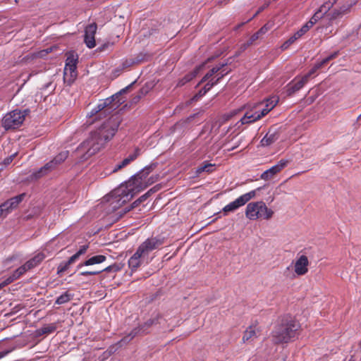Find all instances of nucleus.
<instances>
[{"mask_svg": "<svg viewBox=\"0 0 361 361\" xmlns=\"http://www.w3.org/2000/svg\"><path fill=\"white\" fill-rule=\"evenodd\" d=\"M152 166L146 167L142 171L137 173L132 178L121 184L114 189L106 197L109 202V211L116 212L114 221H118L131 209L137 207L142 202H145L152 192V189L148 190L137 200L133 202L130 206L121 208L123 204L131 200L135 195L145 189L149 184L147 177L150 171Z\"/></svg>", "mask_w": 361, "mask_h": 361, "instance_id": "1", "label": "nucleus"}, {"mask_svg": "<svg viewBox=\"0 0 361 361\" xmlns=\"http://www.w3.org/2000/svg\"><path fill=\"white\" fill-rule=\"evenodd\" d=\"M121 123L120 116L114 114L106 120L96 130L91 133L90 137L77 149V156L85 158L94 156L104 146L105 143L115 135Z\"/></svg>", "mask_w": 361, "mask_h": 361, "instance_id": "2", "label": "nucleus"}, {"mask_svg": "<svg viewBox=\"0 0 361 361\" xmlns=\"http://www.w3.org/2000/svg\"><path fill=\"white\" fill-rule=\"evenodd\" d=\"M300 324L290 315L283 316L271 331L272 341L275 344L288 343L297 334Z\"/></svg>", "mask_w": 361, "mask_h": 361, "instance_id": "3", "label": "nucleus"}, {"mask_svg": "<svg viewBox=\"0 0 361 361\" xmlns=\"http://www.w3.org/2000/svg\"><path fill=\"white\" fill-rule=\"evenodd\" d=\"M274 212L269 209L262 201L249 203L245 209V216L250 220L257 219H269L272 217Z\"/></svg>", "mask_w": 361, "mask_h": 361, "instance_id": "4", "label": "nucleus"}, {"mask_svg": "<svg viewBox=\"0 0 361 361\" xmlns=\"http://www.w3.org/2000/svg\"><path fill=\"white\" fill-rule=\"evenodd\" d=\"M78 56L74 52H68L66 60V65L63 71V80L68 85H71L78 76L77 63Z\"/></svg>", "mask_w": 361, "mask_h": 361, "instance_id": "5", "label": "nucleus"}, {"mask_svg": "<svg viewBox=\"0 0 361 361\" xmlns=\"http://www.w3.org/2000/svg\"><path fill=\"white\" fill-rule=\"evenodd\" d=\"M278 100L275 98L268 99L266 100L265 106L256 111L254 113L247 111L244 116L240 119L242 124L251 123L261 119L266 116L276 106Z\"/></svg>", "mask_w": 361, "mask_h": 361, "instance_id": "6", "label": "nucleus"}, {"mask_svg": "<svg viewBox=\"0 0 361 361\" xmlns=\"http://www.w3.org/2000/svg\"><path fill=\"white\" fill-rule=\"evenodd\" d=\"M62 160L63 159H51L44 166L32 172V173L25 179L24 182L34 183L48 176L62 163Z\"/></svg>", "mask_w": 361, "mask_h": 361, "instance_id": "7", "label": "nucleus"}, {"mask_svg": "<svg viewBox=\"0 0 361 361\" xmlns=\"http://www.w3.org/2000/svg\"><path fill=\"white\" fill-rule=\"evenodd\" d=\"M28 111L14 110L6 114L2 119V126L6 130L15 129L20 127L27 114Z\"/></svg>", "mask_w": 361, "mask_h": 361, "instance_id": "8", "label": "nucleus"}, {"mask_svg": "<svg viewBox=\"0 0 361 361\" xmlns=\"http://www.w3.org/2000/svg\"><path fill=\"white\" fill-rule=\"evenodd\" d=\"M256 195V191L252 190L247 193L243 194L238 197L235 200L230 202L227 205H226L223 208V211L224 213H228L230 212H233L238 209L239 207L245 205L247 202H248L252 198L255 197Z\"/></svg>", "mask_w": 361, "mask_h": 361, "instance_id": "9", "label": "nucleus"}, {"mask_svg": "<svg viewBox=\"0 0 361 361\" xmlns=\"http://www.w3.org/2000/svg\"><path fill=\"white\" fill-rule=\"evenodd\" d=\"M164 243V238L160 237H152L147 238L137 248L144 256L148 255V254L154 250H156L161 247Z\"/></svg>", "mask_w": 361, "mask_h": 361, "instance_id": "10", "label": "nucleus"}, {"mask_svg": "<svg viewBox=\"0 0 361 361\" xmlns=\"http://www.w3.org/2000/svg\"><path fill=\"white\" fill-rule=\"evenodd\" d=\"M117 108L115 104H112V99L107 98L104 101H102L97 104V107L92 109L91 111V116L97 115L98 117H101L103 115H107L111 114L114 110Z\"/></svg>", "mask_w": 361, "mask_h": 361, "instance_id": "11", "label": "nucleus"}, {"mask_svg": "<svg viewBox=\"0 0 361 361\" xmlns=\"http://www.w3.org/2000/svg\"><path fill=\"white\" fill-rule=\"evenodd\" d=\"M262 329L257 322L248 326L243 331L242 337L243 343H250L257 339L261 334Z\"/></svg>", "mask_w": 361, "mask_h": 361, "instance_id": "12", "label": "nucleus"}, {"mask_svg": "<svg viewBox=\"0 0 361 361\" xmlns=\"http://www.w3.org/2000/svg\"><path fill=\"white\" fill-rule=\"evenodd\" d=\"M289 164L288 159H280L276 164L264 171L260 178L264 180L272 179L276 174L280 173Z\"/></svg>", "mask_w": 361, "mask_h": 361, "instance_id": "13", "label": "nucleus"}, {"mask_svg": "<svg viewBox=\"0 0 361 361\" xmlns=\"http://www.w3.org/2000/svg\"><path fill=\"white\" fill-rule=\"evenodd\" d=\"M351 7L352 4H344L339 8L334 9L331 13H326L324 20H326L328 21V25H331L335 20L347 14L350 11Z\"/></svg>", "mask_w": 361, "mask_h": 361, "instance_id": "14", "label": "nucleus"}, {"mask_svg": "<svg viewBox=\"0 0 361 361\" xmlns=\"http://www.w3.org/2000/svg\"><path fill=\"white\" fill-rule=\"evenodd\" d=\"M97 25L95 23L88 25L85 30V43L90 48H94L96 45L94 35L96 34Z\"/></svg>", "mask_w": 361, "mask_h": 361, "instance_id": "15", "label": "nucleus"}, {"mask_svg": "<svg viewBox=\"0 0 361 361\" xmlns=\"http://www.w3.org/2000/svg\"><path fill=\"white\" fill-rule=\"evenodd\" d=\"M280 137V131L279 129L271 128L266 133L264 137L261 140L260 143L263 147H268L275 143Z\"/></svg>", "mask_w": 361, "mask_h": 361, "instance_id": "16", "label": "nucleus"}, {"mask_svg": "<svg viewBox=\"0 0 361 361\" xmlns=\"http://www.w3.org/2000/svg\"><path fill=\"white\" fill-rule=\"evenodd\" d=\"M309 261L305 255H301L295 261L294 269L295 272L298 276L305 275L308 271Z\"/></svg>", "mask_w": 361, "mask_h": 361, "instance_id": "17", "label": "nucleus"}, {"mask_svg": "<svg viewBox=\"0 0 361 361\" xmlns=\"http://www.w3.org/2000/svg\"><path fill=\"white\" fill-rule=\"evenodd\" d=\"M307 82V77H302L298 79L295 78L292 82L288 85L287 93L290 96L299 91Z\"/></svg>", "mask_w": 361, "mask_h": 361, "instance_id": "18", "label": "nucleus"}, {"mask_svg": "<svg viewBox=\"0 0 361 361\" xmlns=\"http://www.w3.org/2000/svg\"><path fill=\"white\" fill-rule=\"evenodd\" d=\"M307 26H302L299 30H298L293 35L290 37L286 42H284L281 46V49L285 51L289 48L297 39H300L304 35L308 30H307Z\"/></svg>", "mask_w": 361, "mask_h": 361, "instance_id": "19", "label": "nucleus"}, {"mask_svg": "<svg viewBox=\"0 0 361 361\" xmlns=\"http://www.w3.org/2000/svg\"><path fill=\"white\" fill-rule=\"evenodd\" d=\"M216 170V165L214 164L204 161L201 166L195 168L194 171L195 177H200L202 174H209Z\"/></svg>", "mask_w": 361, "mask_h": 361, "instance_id": "20", "label": "nucleus"}, {"mask_svg": "<svg viewBox=\"0 0 361 361\" xmlns=\"http://www.w3.org/2000/svg\"><path fill=\"white\" fill-rule=\"evenodd\" d=\"M106 257L103 255H98L92 256L88 259L85 260L83 263H80L78 265V269H80L83 266H91L96 264H101L105 262Z\"/></svg>", "mask_w": 361, "mask_h": 361, "instance_id": "21", "label": "nucleus"}, {"mask_svg": "<svg viewBox=\"0 0 361 361\" xmlns=\"http://www.w3.org/2000/svg\"><path fill=\"white\" fill-rule=\"evenodd\" d=\"M145 257L137 249L134 255L128 260V266L132 270H136L141 264V257Z\"/></svg>", "mask_w": 361, "mask_h": 361, "instance_id": "22", "label": "nucleus"}, {"mask_svg": "<svg viewBox=\"0 0 361 361\" xmlns=\"http://www.w3.org/2000/svg\"><path fill=\"white\" fill-rule=\"evenodd\" d=\"M45 258L43 252H39L25 262L30 270L38 266Z\"/></svg>", "mask_w": 361, "mask_h": 361, "instance_id": "23", "label": "nucleus"}, {"mask_svg": "<svg viewBox=\"0 0 361 361\" xmlns=\"http://www.w3.org/2000/svg\"><path fill=\"white\" fill-rule=\"evenodd\" d=\"M272 27V23H267L264 25L258 31L255 32L250 37V42H255L258 39L261 38Z\"/></svg>", "mask_w": 361, "mask_h": 361, "instance_id": "24", "label": "nucleus"}, {"mask_svg": "<svg viewBox=\"0 0 361 361\" xmlns=\"http://www.w3.org/2000/svg\"><path fill=\"white\" fill-rule=\"evenodd\" d=\"M56 329V324L54 323L44 325L36 331V335L40 336L44 334H50L54 333Z\"/></svg>", "mask_w": 361, "mask_h": 361, "instance_id": "25", "label": "nucleus"}, {"mask_svg": "<svg viewBox=\"0 0 361 361\" xmlns=\"http://www.w3.org/2000/svg\"><path fill=\"white\" fill-rule=\"evenodd\" d=\"M25 197V193H22L6 200L11 211L17 208L18 204L23 200Z\"/></svg>", "mask_w": 361, "mask_h": 361, "instance_id": "26", "label": "nucleus"}, {"mask_svg": "<svg viewBox=\"0 0 361 361\" xmlns=\"http://www.w3.org/2000/svg\"><path fill=\"white\" fill-rule=\"evenodd\" d=\"M325 14L319 9L313 15L310 20L303 26H307V30H309L320 19H324Z\"/></svg>", "mask_w": 361, "mask_h": 361, "instance_id": "27", "label": "nucleus"}, {"mask_svg": "<svg viewBox=\"0 0 361 361\" xmlns=\"http://www.w3.org/2000/svg\"><path fill=\"white\" fill-rule=\"evenodd\" d=\"M72 298L73 295L68 293V292H66L56 298L55 304L63 305L69 302Z\"/></svg>", "mask_w": 361, "mask_h": 361, "instance_id": "28", "label": "nucleus"}, {"mask_svg": "<svg viewBox=\"0 0 361 361\" xmlns=\"http://www.w3.org/2000/svg\"><path fill=\"white\" fill-rule=\"evenodd\" d=\"M75 262V261H71L70 257L68 261L61 262L57 268V274H61L65 272L69 268L70 265L73 264Z\"/></svg>", "mask_w": 361, "mask_h": 361, "instance_id": "29", "label": "nucleus"}, {"mask_svg": "<svg viewBox=\"0 0 361 361\" xmlns=\"http://www.w3.org/2000/svg\"><path fill=\"white\" fill-rule=\"evenodd\" d=\"M137 334V330L136 329H133L128 335L123 337L119 342L118 344L122 345L123 344L127 343L130 342Z\"/></svg>", "mask_w": 361, "mask_h": 361, "instance_id": "30", "label": "nucleus"}, {"mask_svg": "<svg viewBox=\"0 0 361 361\" xmlns=\"http://www.w3.org/2000/svg\"><path fill=\"white\" fill-rule=\"evenodd\" d=\"M88 247H89L88 245H84L81 246L80 247L79 250L75 254H74L73 256L71 257V261L78 260L80 255H82L86 252Z\"/></svg>", "mask_w": 361, "mask_h": 361, "instance_id": "31", "label": "nucleus"}, {"mask_svg": "<svg viewBox=\"0 0 361 361\" xmlns=\"http://www.w3.org/2000/svg\"><path fill=\"white\" fill-rule=\"evenodd\" d=\"M30 269L28 267H27L26 264L25 263L23 265L18 267L14 272V278H20L21 276H23L26 271H29Z\"/></svg>", "mask_w": 361, "mask_h": 361, "instance_id": "32", "label": "nucleus"}, {"mask_svg": "<svg viewBox=\"0 0 361 361\" xmlns=\"http://www.w3.org/2000/svg\"><path fill=\"white\" fill-rule=\"evenodd\" d=\"M198 73V68H196L191 71L190 73L185 75L183 78H182V85L190 82L191 80H192L197 74Z\"/></svg>", "mask_w": 361, "mask_h": 361, "instance_id": "33", "label": "nucleus"}, {"mask_svg": "<svg viewBox=\"0 0 361 361\" xmlns=\"http://www.w3.org/2000/svg\"><path fill=\"white\" fill-rule=\"evenodd\" d=\"M207 92H204V89L202 88L199 90V92L195 94L188 102V105L192 103L193 102H197L200 98L204 96Z\"/></svg>", "mask_w": 361, "mask_h": 361, "instance_id": "34", "label": "nucleus"}, {"mask_svg": "<svg viewBox=\"0 0 361 361\" xmlns=\"http://www.w3.org/2000/svg\"><path fill=\"white\" fill-rule=\"evenodd\" d=\"M11 209L7 204V202H4V203L0 204V216L4 214H8L11 212Z\"/></svg>", "mask_w": 361, "mask_h": 361, "instance_id": "35", "label": "nucleus"}, {"mask_svg": "<svg viewBox=\"0 0 361 361\" xmlns=\"http://www.w3.org/2000/svg\"><path fill=\"white\" fill-rule=\"evenodd\" d=\"M323 66L320 63V62H317V63L314 64V66L312 67V68L309 71L308 73H307L306 75H305L303 77H307V81H308L309 80V78L312 75L314 74V73H316V71L317 70H319V68H321Z\"/></svg>", "mask_w": 361, "mask_h": 361, "instance_id": "36", "label": "nucleus"}, {"mask_svg": "<svg viewBox=\"0 0 361 361\" xmlns=\"http://www.w3.org/2000/svg\"><path fill=\"white\" fill-rule=\"evenodd\" d=\"M338 55V51H334L331 54H330L329 56L326 57L323 60H322L320 63L324 66V65L327 64L331 60L335 59Z\"/></svg>", "mask_w": 361, "mask_h": 361, "instance_id": "37", "label": "nucleus"}, {"mask_svg": "<svg viewBox=\"0 0 361 361\" xmlns=\"http://www.w3.org/2000/svg\"><path fill=\"white\" fill-rule=\"evenodd\" d=\"M133 159H123L122 162L121 164H117L115 168L113 169V172H117L118 170L121 169L122 168L125 167L126 166L128 165Z\"/></svg>", "mask_w": 361, "mask_h": 361, "instance_id": "38", "label": "nucleus"}, {"mask_svg": "<svg viewBox=\"0 0 361 361\" xmlns=\"http://www.w3.org/2000/svg\"><path fill=\"white\" fill-rule=\"evenodd\" d=\"M332 7V4L328 0L320 6L319 10L326 15Z\"/></svg>", "mask_w": 361, "mask_h": 361, "instance_id": "39", "label": "nucleus"}, {"mask_svg": "<svg viewBox=\"0 0 361 361\" xmlns=\"http://www.w3.org/2000/svg\"><path fill=\"white\" fill-rule=\"evenodd\" d=\"M199 114H200L199 113H197V114H193L192 115H190L183 122H182V126L192 123L193 121L198 118Z\"/></svg>", "mask_w": 361, "mask_h": 361, "instance_id": "40", "label": "nucleus"}, {"mask_svg": "<svg viewBox=\"0 0 361 361\" xmlns=\"http://www.w3.org/2000/svg\"><path fill=\"white\" fill-rule=\"evenodd\" d=\"M18 279V278H14V274L13 273V274L11 276H9L4 281H3L1 283H0V289L3 287L6 286V285L12 283L13 281H14L15 280H16Z\"/></svg>", "mask_w": 361, "mask_h": 361, "instance_id": "41", "label": "nucleus"}, {"mask_svg": "<svg viewBox=\"0 0 361 361\" xmlns=\"http://www.w3.org/2000/svg\"><path fill=\"white\" fill-rule=\"evenodd\" d=\"M102 272V271H98V270H94V271H82L80 273V276H93V275H97L99 274H100Z\"/></svg>", "mask_w": 361, "mask_h": 361, "instance_id": "42", "label": "nucleus"}, {"mask_svg": "<svg viewBox=\"0 0 361 361\" xmlns=\"http://www.w3.org/2000/svg\"><path fill=\"white\" fill-rule=\"evenodd\" d=\"M254 42H250V39H249L246 42L242 44L240 46V52H243L245 51L250 46H251Z\"/></svg>", "mask_w": 361, "mask_h": 361, "instance_id": "43", "label": "nucleus"}, {"mask_svg": "<svg viewBox=\"0 0 361 361\" xmlns=\"http://www.w3.org/2000/svg\"><path fill=\"white\" fill-rule=\"evenodd\" d=\"M219 72V69L217 68L213 67L206 73V78H211L214 74Z\"/></svg>", "mask_w": 361, "mask_h": 361, "instance_id": "44", "label": "nucleus"}, {"mask_svg": "<svg viewBox=\"0 0 361 361\" xmlns=\"http://www.w3.org/2000/svg\"><path fill=\"white\" fill-rule=\"evenodd\" d=\"M135 63V62L134 60H126L124 62H123L122 67L123 68H126L134 65Z\"/></svg>", "mask_w": 361, "mask_h": 361, "instance_id": "45", "label": "nucleus"}, {"mask_svg": "<svg viewBox=\"0 0 361 361\" xmlns=\"http://www.w3.org/2000/svg\"><path fill=\"white\" fill-rule=\"evenodd\" d=\"M213 87L212 80H209L205 85L202 87L204 89V92H209Z\"/></svg>", "mask_w": 361, "mask_h": 361, "instance_id": "46", "label": "nucleus"}, {"mask_svg": "<svg viewBox=\"0 0 361 361\" xmlns=\"http://www.w3.org/2000/svg\"><path fill=\"white\" fill-rule=\"evenodd\" d=\"M231 59H227V61L226 63H220L217 66H215V68H217L219 69V72L223 69L226 66H227L228 63H230L231 62L229 61Z\"/></svg>", "mask_w": 361, "mask_h": 361, "instance_id": "47", "label": "nucleus"}, {"mask_svg": "<svg viewBox=\"0 0 361 361\" xmlns=\"http://www.w3.org/2000/svg\"><path fill=\"white\" fill-rule=\"evenodd\" d=\"M141 155V150L140 149H135V154L133 155H129L128 158H136Z\"/></svg>", "mask_w": 361, "mask_h": 361, "instance_id": "48", "label": "nucleus"}, {"mask_svg": "<svg viewBox=\"0 0 361 361\" xmlns=\"http://www.w3.org/2000/svg\"><path fill=\"white\" fill-rule=\"evenodd\" d=\"M111 266H112V269H113V271L114 272H117V271H120L121 269V267H120L119 264H114Z\"/></svg>", "mask_w": 361, "mask_h": 361, "instance_id": "49", "label": "nucleus"}, {"mask_svg": "<svg viewBox=\"0 0 361 361\" xmlns=\"http://www.w3.org/2000/svg\"><path fill=\"white\" fill-rule=\"evenodd\" d=\"M49 49H44V50H42L41 51L39 52V56L40 57H43V56H45L48 53H49Z\"/></svg>", "mask_w": 361, "mask_h": 361, "instance_id": "50", "label": "nucleus"}, {"mask_svg": "<svg viewBox=\"0 0 361 361\" xmlns=\"http://www.w3.org/2000/svg\"><path fill=\"white\" fill-rule=\"evenodd\" d=\"M230 71L223 73L224 71H221L220 73L217 75V78H220V80L228 73Z\"/></svg>", "mask_w": 361, "mask_h": 361, "instance_id": "51", "label": "nucleus"}, {"mask_svg": "<svg viewBox=\"0 0 361 361\" xmlns=\"http://www.w3.org/2000/svg\"><path fill=\"white\" fill-rule=\"evenodd\" d=\"M209 79H210V78H206V74H205L204 76L202 78V80L198 82L197 86H199L200 84L207 81Z\"/></svg>", "mask_w": 361, "mask_h": 361, "instance_id": "52", "label": "nucleus"}, {"mask_svg": "<svg viewBox=\"0 0 361 361\" xmlns=\"http://www.w3.org/2000/svg\"><path fill=\"white\" fill-rule=\"evenodd\" d=\"M212 80V83L213 87L216 85H217L220 82V78H217L216 80H214V78L210 79Z\"/></svg>", "mask_w": 361, "mask_h": 361, "instance_id": "53", "label": "nucleus"}, {"mask_svg": "<svg viewBox=\"0 0 361 361\" xmlns=\"http://www.w3.org/2000/svg\"><path fill=\"white\" fill-rule=\"evenodd\" d=\"M101 271H102H102H106V272L113 271L112 266L111 265L108 266L107 267L104 268V269H102Z\"/></svg>", "mask_w": 361, "mask_h": 361, "instance_id": "54", "label": "nucleus"}, {"mask_svg": "<svg viewBox=\"0 0 361 361\" xmlns=\"http://www.w3.org/2000/svg\"><path fill=\"white\" fill-rule=\"evenodd\" d=\"M12 159H4V165H8L9 164H11Z\"/></svg>", "mask_w": 361, "mask_h": 361, "instance_id": "55", "label": "nucleus"}, {"mask_svg": "<svg viewBox=\"0 0 361 361\" xmlns=\"http://www.w3.org/2000/svg\"><path fill=\"white\" fill-rule=\"evenodd\" d=\"M61 156L67 157L69 156V153H68V152H62V153H61Z\"/></svg>", "mask_w": 361, "mask_h": 361, "instance_id": "56", "label": "nucleus"}, {"mask_svg": "<svg viewBox=\"0 0 361 361\" xmlns=\"http://www.w3.org/2000/svg\"><path fill=\"white\" fill-rule=\"evenodd\" d=\"M330 4H332V6H334L337 2L338 0H329Z\"/></svg>", "mask_w": 361, "mask_h": 361, "instance_id": "57", "label": "nucleus"}, {"mask_svg": "<svg viewBox=\"0 0 361 361\" xmlns=\"http://www.w3.org/2000/svg\"><path fill=\"white\" fill-rule=\"evenodd\" d=\"M6 354V352H0V359L4 357Z\"/></svg>", "mask_w": 361, "mask_h": 361, "instance_id": "58", "label": "nucleus"}, {"mask_svg": "<svg viewBox=\"0 0 361 361\" xmlns=\"http://www.w3.org/2000/svg\"><path fill=\"white\" fill-rule=\"evenodd\" d=\"M241 53H242V52H240V49H238V51H236V53L235 54L234 56H235V57H238V56H240V54H241Z\"/></svg>", "mask_w": 361, "mask_h": 361, "instance_id": "59", "label": "nucleus"}, {"mask_svg": "<svg viewBox=\"0 0 361 361\" xmlns=\"http://www.w3.org/2000/svg\"><path fill=\"white\" fill-rule=\"evenodd\" d=\"M263 104V103H259L257 104V106H255L256 109H258L260 106H262Z\"/></svg>", "mask_w": 361, "mask_h": 361, "instance_id": "60", "label": "nucleus"}, {"mask_svg": "<svg viewBox=\"0 0 361 361\" xmlns=\"http://www.w3.org/2000/svg\"><path fill=\"white\" fill-rule=\"evenodd\" d=\"M18 154L17 153H14L13 154L11 155L10 158H13L16 156H18Z\"/></svg>", "mask_w": 361, "mask_h": 361, "instance_id": "61", "label": "nucleus"}, {"mask_svg": "<svg viewBox=\"0 0 361 361\" xmlns=\"http://www.w3.org/2000/svg\"><path fill=\"white\" fill-rule=\"evenodd\" d=\"M199 122H200V120L198 119V120L195 121V123H199Z\"/></svg>", "mask_w": 361, "mask_h": 361, "instance_id": "62", "label": "nucleus"}, {"mask_svg": "<svg viewBox=\"0 0 361 361\" xmlns=\"http://www.w3.org/2000/svg\"><path fill=\"white\" fill-rule=\"evenodd\" d=\"M348 361H354V360L351 358Z\"/></svg>", "mask_w": 361, "mask_h": 361, "instance_id": "63", "label": "nucleus"}, {"mask_svg": "<svg viewBox=\"0 0 361 361\" xmlns=\"http://www.w3.org/2000/svg\"><path fill=\"white\" fill-rule=\"evenodd\" d=\"M16 3H18V0H15Z\"/></svg>", "mask_w": 361, "mask_h": 361, "instance_id": "64", "label": "nucleus"}]
</instances>
